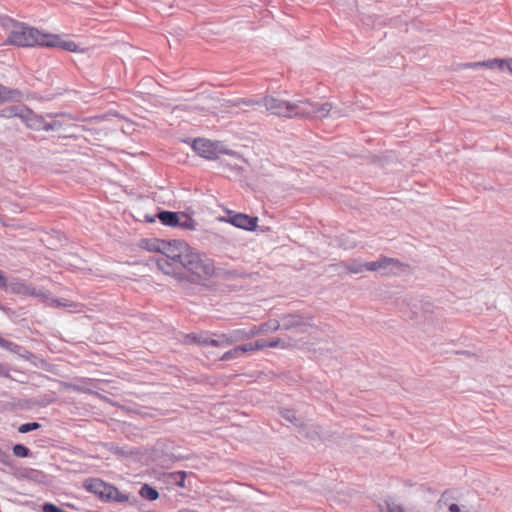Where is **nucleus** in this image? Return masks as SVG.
<instances>
[{"label":"nucleus","mask_w":512,"mask_h":512,"mask_svg":"<svg viewBox=\"0 0 512 512\" xmlns=\"http://www.w3.org/2000/svg\"><path fill=\"white\" fill-rule=\"evenodd\" d=\"M184 271V281L191 283L201 284L215 274V265L207 255L199 252L192 247L188 250L186 255L182 257L180 263Z\"/></svg>","instance_id":"f257e3e1"},{"label":"nucleus","mask_w":512,"mask_h":512,"mask_svg":"<svg viewBox=\"0 0 512 512\" xmlns=\"http://www.w3.org/2000/svg\"><path fill=\"white\" fill-rule=\"evenodd\" d=\"M0 26L6 31L7 42L11 45L21 47L45 46L47 33H42L36 28L16 22L8 17L0 19Z\"/></svg>","instance_id":"f03ea898"},{"label":"nucleus","mask_w":512,"mask_h":512,"mask_svg":"<svg viewBox=\"0 0 512 512\" xmlns=\"http://www.w3.org/2000/svg\"><path fill=\"white\" fill-rule=\"evenodd\" d=\"M282 329L295 334L296 338H304V346L309 343V338L319 332V326L314 317L303 313L282 314Z\"/></svg>","instance_id":"7ed1b4c3"},{"label":"nucleus","mask_w":512,"mask_h":512,"mask_svg":"<svg viewBox=\"0 0 512 512\" xmlns=\"http://www.w3.org/2000/svg\"><path fill=\"white\" fill-rule=\"evenodd\" d=\"M244 103L247 105L264 106L269 113L283 117H293L307 113L305 107H300V100L290 102L279 96L271 95L264 97L261 101L250 100Z\"/></svg>","instance_id":"20e7f679"},{"label":"nucleus","mask_w":512,"mask_h":512,"mask_svg":"<svg viewBox=\"0 0 512 512\" xmlns=\"http://www.w3.org/2000/svg\"><path fill=\"white\" fill-rule=\"evenodd\" d=\"M440 512H479L475 497L469 493L445 492L438 500Z\"/></svg>","instance_id":"39448f33"},{"label":"nucleus","mask_w":512,"mask_h":512,"mask_svg":"<svg viewBox=\"0 0 512 512\" xmlns=\"http://www.w3.org/2000/svg\"><path fill=\"white\" fill-rule=\"evenodd\" d=\"M193 149L199 156L208 160L219 159L222 155H228L236 160L241 159V156L237 152L229 149L220 141L199 138L194 141Z\"/></svg>","instance_id":"423d86ee"},{"label":"nucleus","mask_w":512,"mask_h":512,"mask_svg":"<svg viewBox=\"0 0 512 512\" xmlns=\"http://www.w3.org/2000/svg\"><path fill=\"white\" fill-rule=\"evenodd\" d=\"M83 486L87 491L98 495L105 501L117 503H126L130 501V496L128 494L120 492L115 486L107 484L98 478H89L85 480Z\"/></svg>","instance_id":"0eeeda50"},{"label":"nucleus","mask_w":512,"mask_h":512,"mask_svg":"<svg viewBox=\"0 0 512 512\" xmlns=\"http://www.w3.org/2000/svg\"><path fill=\"white\" fill-rule=\"evenodd\" d=\"M222 106L221 100L215 97L210 96H202L197 99L196 103L185 104L175 107L174 111L179 113L181 111H208L213 114H217L219 112V108Z\"/></svg>","instance_id":"6e6552de"},{"label":"nucleus","mask_w":512,"mask_h":512,"mask_svg":"<svg viewBox=\"0 0 512 512\" xmlns=\"http://www.w3.org/2000/svg\"><path fill=\"white\" fill-rule=\"evenodd\" d=\"M162 245V254L166 259H171L174 262H182V257L186 255L190 246L183 240H164Z\"/></svg>","instance_id":"1a4fd4ad"},{"label":"nucleus","mask_w":512,"mask_h":512,"mask_svg":"<svg viewBox=\"0 0 512 512\" xmlns=\"http://www.w3.org/2000/svg\"><path fill=\"white\" fill-rule=\"evenodd\" d=\"M402 269L401 263L393 258L382 257L377 261L367 262L366 270L382 274H397Z\"/></svg>","instance_id":"9d476101"},{"label":"nucleus","mask_w":512,"mask_h":512,"mask_svg":"<svg viewBox=\"0 0 512 512\" xmlns=\"http://www.w3.org/2000/svg\"><path fill=\"white\" fill-rule=\"evenodd\" d=\"M9 289L15 294L36 297L41 301L49 300V292L43 288H38L21 281H15L9 284Z\"/></svg>","instance_id":"9b49d317"},{"label":"nucleus","mask_w":512,"mask_h":512,"mask_svg":"<svg viewBox=\"0 0 512 512\" xmlns=\"http://www.w3.org/2000/svg\"><path fill=\"white\" fill-rule=\"evenodd\" d=\"M305 107V114H299V117L306 118H324L328 116L332 110V105L328 102L326 103H311L309 101L300 100V107Z\"/></svg>","instance_id":"f8f14e48"},{"label":"nucleus","mask_w":512,"mask_h":512,"mask_svg":"<svg viewBox=\"0 0 512 512\" xmlns=\"http://www.w3.org/2000/svg\"><path fill=\"white\" fill-rule=\"evenodd\" d=\"M221 220L226 221L237 228H241L248 231H254L257 227L258 218L251 217L246 214L238 213L228 218H221Z\"/></svg>","instance_id":"ddd939ff"},{"label":"nucleus","mask_w":512,"mask_h":512,"mask_svg":"<svg viewBox=\"0 0 512 512\" xmlns=\"http://www.w3.org/2000/svg\"><path fill=\"white\" fill-rule=\"evenodd\" d=\"M23 111V114H21V120L28 128L35 131H44L46 127V119L44 116L34 113L27 107H25Z\"/></svg>","instance_id":"4468645a"},{"label":"nucleus","mask_w":512,"mask_h":512,"mask_svg":"<svg viewBox=\"0 0 512 512\" xmlns=\"http://www.w3.org/2000/svg\"><path fill=\"white\" fill-rule=\"evenodd\" d=\"M304 338H293L289 336L287 339H283L280 337L273 338L271 340H267L268 348H280V349H290V348H302L304 347Z\"/></svg>","instance_id":"2eb2a0df"},{"label":"nucleus","mask_w":512,"mask_h":512,"mask_svg":"<svg viewBox=\"0 0 512 512\" xmlns=\"http://www.w3.org/2000/svg\"><path fill=\"white\" fill-rule=\"evenodd\" d=\"M46 47H59L69 52L80 51L78 45L72 40H64L58 35L48 34L45 42Z\"/></svg>","instance_id":"dca6fc26"},{"label":"nucleus","mask_w":512,"mask_h":512,"mask_svg":"<svg viewBox=\"0 0 512 512\" xmlns=\"http://www.w3.org/2000/svg\"><path fill=\"white\" fill-rule=\"evenodd\" d=\"M156 265L160 271L164 274L169 275L176 279L178 282L184 281V273L181 271H177L172 263H170L166 258L156 259Z\"/></svg>","instance_id":"f3484780"},{"label":"nucleus","mask_w":512,"mask_h":512,"mask_svg":"<svg viewBox=\"0 0 512 512\" xmlns=\"http://www.w3.org/2000/svg\"><path fill=\"white\" fill-rule=\"evenodd\" d=\"M180 215L176 212L162 211L158 214L160 221L167 226L176 227Z\"/></svg>","instance_id":"a211bd4d"},{"label":"nucleus","mask_w":512,"mask_h":512,"mask_svg":"<svg viewBox=\"0 0 512 512\" xmlns=\"http://www.w3.org/2000/svg\"><path fill=\"white\" fill-rule=\"evenodd\" d=\"M260 325L264 334L269 332H276L282 329V315L279 317V319L271 318L266 322L261 323Z\"/></svg>","instance_id":"6ab92c4d"},{"label":"nucleus","mask_w":512,"mask_h":512,"mask_svg":"<svg viewBox=\"0 0 512 512\" xmlns=\"http://www.w3.org/2000/svg\"><path fill=\"white\" fill-rule=\"evenodd\" d=\"M485 68L489 69H499L501 71L509 72L510 58L509 59H492L487 60V63L484 64Z\"/></svg>","instance_id":"aec40b11"},{"label":"nucleus","mask_w":512,"mask_h":512,"mask_svg":"<svg viewBox=\"0 0 512 512\" xmlns=\"http://www.w3.org/2000/svg\"><path fill=\"white\" fill-rule=\"evenodd\" d=\"M205 343L213 345V346H219V347H226L229 345H232L230 342V336L229 333L227 334H221L217 337L208 338L205 340Z\"/></svg>","instance_id":"412c9836"},{"label":"nucleus","mask_w":512,"mask_h":512,"mask_svg":"<svg viewBox=\"0 0 512 512\" xmlns=\"http://www.w3.org/2000/svg\"><path fill=\"white\" fill-rule=\"evenodd\" d=\"M24 109H25V106H21V105H13L10 107H6L2 110L1 116L6 117V118L18 117L21 119V114H23V112H24L22 110H24Z\"/></svg>","instance_id":"4be33fe9"},{"label":"nucleus","mask_w":512,"mask_h":512,"mask_svg":"<svg viewBox=\"0 0 512 512\" xmlns=\"http://www.w3.org/2000/svg\"><path fill=\"white\" fill-rule=\"evenodd\" d=\"M230 342L232 344L249 340L247 330L243 328L234 329L229 332Z\"/></svg>","instance_id":"5701e85b"},{"label":"nucleus","mask_w":512,"mask_h":512,"mask_svg":"<svg viewBox=\"0 0 512 512\" xmlns=\"http://www.w3.org/2000/svg\"><path fill=\"white\" fill-rule=\"evenodd\" d=\"M139 494L141 497L151 501H154L159 497V493L157 492V490L152 488L148 484H145L141 487Z\"/></svg>","instance_id":"b1692460"},{"label":"nucleus","mask_w":512,"mask_h":512,"mask_svg":"<svg viewBox=\"0 0 512 512\" xmlns=\"http://www.w3.org/2000/svg\"><path fill=\"white\" fill-rule=\"evenodd\" d=\"M366 265H367V262H361V261L355 260V261L347 263L345 265V268L350 273L359 274L364 271H367Z\"/></svg>","instance_id":"393cba45"},{"label":"nucleus","mask_w":512,"mask_h":512,"mask_svg":"<svg viewBox=\"0 0 512 512\" xmlns=\"http://www.w3.org/2000/svg\"><path fill=\"white\" fill-rule=\"evenodd\" d=\"M177 226L186 230H195L196 222L191 217L181 214Z\"/></svg>","instance_id":"a878e982"},{"label":"nucleus","mask_w":512,"mask_h":512,"mask_svg":"<svg viewBox=\"0 0 512 512\" xmlns=\"http://www.w3.org/2000/svg\"><path fill=\"white\" fill-rule=\"evenodd\" d=\"M281 416L294 425H298L299 419L296 412L291 409H282L280 411Z\"/></svg>","instance_id":"bb28decb"},{"label":"nucleus","mask_w":512,"mask_h":512,"mask_svg":"<svg viewBox=\"0 0 512 512\" xmlns=\"http://www.w3.org/2000/svg\"><path fill=\"white\" fill-rule=\"evenodd\" d=\"M44 302L47 303V305H49L51 307H55V308H59V307H72L73 306L66 299H57V298H52L50 296H49V300L48 301H44Z\"/></svg>","instance_id":"cd10ccee"},{"label":"nucleus","mask_w":512,"mask_h":512,"mask_svg":"<svg viewBox=\"0 0 512 512\" xmlns=\"http://www.w3.org/2000/svg\"><path fill=\"white\" fill-rule=\"evenodd\" d=\"M170 477L173 479L175 484L181 488L185 487V478H186V472L184 471H178L174 472L170 475Z\"/></svg>","instance_id":"c85d7f7f"},{"label":"nucleus","mask_w":512,"mask_h":512,"mask_svg":"<svg viewBox=\"0 0 512 512\" xmlns=\"http://www.w3.org/2000/svg\"><path fill=\"white\" fill-rule=\"evenodd\" d=\"M240 357H241L240 349L237 346V347L227 351L226 353H224L223 356L221 357V360L229 361V360L237 359Z\"/></svg>","instance_id":"c756f323"},{"label":"nucleus","mask_w":512,"mask_h":512,"mask_svg":"<svg viewBox=\"0 0 512 512\" xmlns=\"http://www.w3.org/2000/svg\"><path fill=\"white\" fill-rule=\"evenodd\" d=\"M164 243V240H152V241H148L146 243V248L149 250V251H156V252H159V253H162V245Z\"/></svg>","instance_id":"7c9ffc66"},{"label":"nucleus","mask_w":512,"mask_h":512,"mask_svg":"<svg viewBox=\"0 0 512 512\" xmlns=\"http://www.w3.org/2000/svg\"><path fill=\"white\" fill-rule=\"evenodd\" d=\"M0 347L11 352H17L19 350V346L17 344L2 337H0Z\"/></svg>","instance_id":"2f4dec72"},{"label":"nucleus","mask_w":512,"mask_h":512,"mask_svg":"<svg viewBox=\"0 0 512 512\" xmlns=\"http://www.w3.org/2000/svg\"><path fill=\"white\" fill-rule=\"evenodd\" d=\"M13 453L17 457H26L29 454V449L21 444H17L13 447Z\"/></svg>","instance_id":"473e14b6"},{"label":"nucleus","mask_w":512,"mask_h":512,"mask_svg":"<svg viewBox=\"0 0 512 512\" xmlns=\"http://www.w3.org/2000/svg\"><path fill=\"white\" fill-rule=\"evenodd\" d=\"M40 427V425L36 422H32V423H26V424H22L19 428H18V431L20 433H27V432H30L32 430H36Z\"/></svg>","instance_id":"72a5a7b5"},{"label":"nucleus","mask_w":512,"mask_h":512,"mask_svg":"<svg viewBox=\"0 0 512 512\" xmlns=\"http://www.w3.org/2000/svg\"><path fill=\"white\" fill-rule=\"evenodd\" d=\"M247 330L248 338L251 339L257 335L264 334L263 329L261 328V325H253Z\"/></svg>","instance_id":"f704fd0d"},{"label":"nucleus","mask_w":512,"mask_h":512,"mask_svg":"<svg viewBox=\"0 0 512 512\" xmlns=\"http://www.w3.org/2000/svg\"><path fill=\"white\" fill-rule=\"evenodd\" d=\"M62 123L58 120H52L51 122L46 121V127L44 131H60Z\"/></svg>","instance_id":"c9c22d12"},{"label":"nucleus","mask_w":512,"mask_h":512,"mask_svg":"<svg viewBox=\"0 0 512 512\" xmlns=\"http://www.w3.org/2000/svg\"><path fill=\"white\" fill-rule=\"evenodd\" d=\"M238 347L240 349L241 356L244 355L245 353H251V352H255L256 351L255 348H254V343L253 342L246 343V344L238 346Z\"/></svg>","instance_id":"e433bc0d"},{"label":"nucleus","mask_w":512,"mask_h":512,"mask_svg":"<svg viewBox=\"0 0 512 512\" xmlns=\"http://www.w3.org/2000/svg\"><path fill=\"white\" fill-rule=\"evenodd\" d=\"M254 343V348L256 351H261L268 348L266 339H258Z\"/></svg>","instance_id":"4c0bfd02"},{"label":"nucleus","mask_w":512,"mask_h":512,"mask_svg":"<svg viewBox=\"0 0 512 512\" xmlns=\"http://www.w3.org/2000/svg\"><path fill=\"white\" fill-rule=\"evenodd\" d=\"M0 462L6 466L10 465V456L6 453L0 452Z\"/></svg>","instance_id":"58836bf2"},{"label":"nucleus","mask_w":512,"mask_h":512,"mask_svg":"<svg viewBox=\"0 0 512 512\" xmlns=\"http://www.w3.org/2000/svg\"><path fill=\"white\" fill-rule=\"evenodd\" d=\"M485 63H487V61L468 63L465 66L467 68L475 69V68H479V67H485V65H484Z\"/></svg>","instance_id":"ea45409f"},{"label":"nucleus","mask_w":512,"mask_h":512,"mask_svg":"<svg viewBox=\"0 0 512 512\" xmlns=\"http://www.w3.org/2000/svg\"><path fill=\"white\" fill-rule=\"evenodd\" d=\"M7 98H8V95L5 91V89L2 86H0V103L5 101Z\"/></svg>","instance_id":"a19ab883"},{"label":"nucleus","mask_w":512,"mask_h":512,"mask_svg":"<svg viewBox=\"0 0 512 512\" xmlns=\"http://www.w3.org/2000/svg\"><path fill=\"white\" fill-rule=\"evenodd\" d=\"M6 286H7L6 278H5L4 274L2 273V271L0 270V287H6Z\"/></svg>","instance_id":"79ce46f5"},{"label":"nucleus","mask_w":512,"mask_h":512,"mask_svg":"<svg viewBox=\"0 0 512 512\" xmlns=\"http://www.w3.org/2000/svg\"><path fill=\"white\" fill-rule=\"evenodd\" d=\"M73 389H74V390H77V391L88 392V390H87V389L82 388V387H79V386H74V387H73Z\"/></svg>","instance_id":"37998d69"},{"label":"nucleus","mask_w":512,"mask_h":512,"mask_svg":"<svg viewBox=\"0 0 512 512\" xmlns=\"http://www.w3.org/2000/svg\"><path fill=\"white\" fill-rule=\"evenodd\" d=\"M509 73L512 75V58H510Z\"/></svg>","instance_id":"c03bdc74"}]
</instances>
